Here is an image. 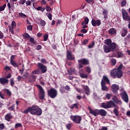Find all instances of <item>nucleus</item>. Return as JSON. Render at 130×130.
Segmentation results:
<instances>
[{
    "label": "nucleus",
    "instance_id": "f257e3e1",
    "mask_svg": "<svg viewBox=\"0 0 130 130\" xmlns=\"http://www.w3.org/2000/svg\"><path fill=\"white\" fill-rule=\"evenodd\" d=\"M29 112L30 114L39 116L42 114V110L38 106L33 105L31 107H28L23 111V113L26 114L29 113Z\"/></svg>",
    "mask_w": 130,
    "mask_h": 130
},
{
    "label": "nucleus",
    "instance_id": "f03ea898",
    "mask_svg": "<svg viewBox=\"0 0 130 130\" xmlns=\"http://www.w3.org/2000/svg\"><path fill=\"white\" fill-rule=\"evenodd\" d=\"M123 66L122 64L121 63L117 69H114L111 71L110 76L113 79H115L116 78L120 79L122 77L123 72L121 71V69H122Z\"/></svg>",
    "mask_w": 130,
    "mask_h": 130
},
{
    "label": "nucleus",
    "instance_id": "7ed1b4c3",
    "mask_svg": "<svg viewBox=\"0 0 130 130\" xmlns=\"http://www.w3.org/2000/svg\"><path fill=\"white\" fill-rule=\"evenodd\" d=\"M118 46L115 43H112L110 45H104V51L106 53L111 52V51H114L115 49H117Z\"/></svg>",
    "mask_w": 130,
    "mask_h": 130
},
{
    "label": "nucleus",
    "instance_id": "20e7f679",
    "mask_svg": "<svg viewBox=\"0 0 130 130\" xmlns=\"http://www.w3.org/2000/svg\"><path fill=\"white\" fill-rule=\"evenodd\" d=\"M36 87L39 89V98L41 100H43L45 97V92H44V89L40 85L37 84Z\"/></svg>",
    "mask_w": 130,
    "mask_h": 130
},
{
    "label": "nucleus",
    "instance_id": "39448f33",
    "mask_svg": "<svg viewBox=\"0 0 130 130\" xmlns=\"http://www.w3.org/2000/svg\"><path fill=\"white\" fill-rule=\"evenodd\" d=\"M48 96L50 97L52 99H54L56 98L57 96V90L55 88H51L48 90Z\"/></svg>",
    "mask_w": 130,
    "mask_h": 130
},
{
    "label": "nucleus",
    "instance_id": "423d86ee",
    "mask_svg": "<svg viewBox=\"0 0 130 130\" xmlns=\"http://www.w3.org/2000/svg\"><path fill=\"white\" fill-rule=\"evenodd\" d=\"M70 119L71 120H72V121H73V122L80 124L81 123V121L82 120V117L78 115H71L70 116Z\"/></svg>",
    "mask_w": 130,
    "mask_h": 130
},
{
    "label": "nucleus",
    "instance_id": "0eeeda50",
    "mask_svg": "<svg viewBox=\"0 0 130 130\" xmlns=\"http://www.w3.org/2000/svg\"><path fill=\"white\" fill-rule=\"evenodd\" d=\"M91 25L93 27H98L101 25V20L100 19L95 20L92 19L91 20Z\"/></svg>",
    "mask_w": 130,
    "mask_h": 130
},
{
    "label": "nucleus",
    "instance_id": "6e6552de",
    "mask_svg": "<svg viewBox=\"0 0 130 130\" xmlns=\"http://www.w3.org/2000/svg\"><path fill=\"white\" fill-rule=\"evenodd\" d=\"M38 68L41 70L42 74H44L47 71V67L41 63H38Z\"/></svg>",
    "mask_w": 130,
    "mask_h": 130
},
{
    "label": "nucleus",
    "instance_id": "1a4fd4ad",
    "mask_svg": "<svg viewBox=\"0 0 130 130\" xmlns=\"http://www.w3.org/2000/svg\"><path fill=\"white\" fill-rule=\"evenodd\" d=\"M120 95H121L122 99L124 102H126V103L128 102V95H127L126 92L123 91L120 94Z\"/></svg>",
    "mask_w": 130,
    "mask_h": 130
},
{
    "label": "nucleus",
    "instance_id": "9d476101",
    "mask_svg": "<svg viewBox=\"0 0 130 130\" xmlns=\"http://www.w3.org/2000/svg\"><path fill=\"white\" fill-rule=\"evenodd\" d=\"M89 113L94 115V116H97V115H99V110L95 109L93 110L89 107Z\"/></svg>",
    "mask_w": 130,
    "mask_h": 130
},
{
    "label": "nucleus",
    "instance_id": "9b49d317",
    "mask_svg": "<svg viewBox=\"0 0 130 130\" xmlns=\"http://www.w3.org/2000/svg\"><path fill=\"white\" fill-rule=\"evenodd\" d=\"M67 58L68 60H74L75 56L72 54V52L67 51Z\"/></svg>",
    "mask_w": 130,
    "mask_h": 130
},
{
    "label": "nucleus",
    "instance_id": "f8f14e48",
    "mask_svg": "<svg viewBox=\"0 0 130 130\" xmlns=\"http://www.w3.org/2000/svg\"><path fill=\"white\" fill-rule=\"evenodd\" d=\"M112 100L116 103V104H118L119 105H121L122 102L121 101L117 98L116 95H114L112 99Z\"/></svg>",
    "mask_w": 130,
    "mask_h": 130
},
{
    "label": "nucleus",
    "instance_id": "ddd939ff",
    "mask_svg": "<svg viewBox=\"0 0 130 130\" xmlns=\"http://www.w3.org/2000/svg\"><path fill=\"white\" fill-rule=\"evenodd\" d=\"M112 90L115 94H117V91L119 90V86L117 84H114L112 85Z\"/></svg>",
    "mask_w": 130,
    "mask_h": 130
},
{
    "label": "nucleus",
    "instance_id": "4468645a",
    "mask_svg": "<svg viewBox=\"0 0 130 130\" xmlns=\"http://www.w3.org/2000/svg\"><path fill=\"white\" fill-rule=\"evenodd\" d=\"M82 87L84 90L85 94L87 95H90V88H89V86L87 85H82Z\"/></svg>",
    "mask_w": 130,
    "mask_h": 130
},
{
    "label": "nucleus",
    "instance_id": "2eb2a0df",
    "mask_svg": "<svg viewBox=\"0 0 130 130\" xmlns=\"http://www.w3.org/2000/svg\"><path fill=\"white\" fill-rule=\"evenodd\" d=\"M14 117V116L12 115L11 113H7L5 116V120H7V121H11V120L13 119Z\"/></svg>",
    "mask_w": 130,
    "mask_h": 130
},
{
    "label": "nucleus",
    "instance_id": "dca6fc26",
    "mask_svg": "<svg viewBox=\"0 0 130 130\" xmlns=\"http://www.w3.org/2000/svg\"><path fill=\"white\" fill-rule=\"evenodd\" d=\"M78 63H82V64H84V66H87V64H89V60L83 58L80 60H78Z\"/></svg>",
    "mask_w": 130,
    "mask_h": 130
},
{
    "label": "nucleus",
    "instance_id": "f3484780",
    "mask_svg": "<svg viewBox=\"0 0 130 130\" xmlns=\"http://www.w3.org/2000/svg\"><path fill=\"white\" fill-rule=\"evenodd\" d=\"M107 83V84H110V81H109V79L106 76H104L103 77V79H102L101 83Z\"/></svg>",
    "mask_w": 130,
    "mask_h": 130
},
{
    "label": "nucleus",
    "instance_id": "a211bd4d",
    "mask_svg": "<svg viewBox=\"0 0 130 130\" xmlns=\"http://www.w3.org/2000/svg\"><path fill=\"white\" fill-rule=\"evenodd\" d=\"M107 114V112L105 111V110L100 109L99 110V115H101V116H106Z\"/></svg>",
    "mask_w": 130,
    "mask_h": 130
},
{
    "label": "nucleus",
    "instance_id": "6ab92c4d",
    "mask_svg": "<svg viewBox=\"0 0 130 130\" xmlns=\"http://www.w3.org/2000/svg\"><path fill=\"white\" fill-rule=\"evenodd\" d=\"M0 83L2 85H6L9 83V80L5 78H0Z\"/></svg>",
    "mask_w": 130,
    "mask_h": 130
},
{
    "label": "nucleus",
    "instance_id": "aec40b11",
    "mask_svg": "<svg viewBox=\"0 0 130 130\" xmlns=\"http://www.w3.org/2000/svg\"><path fill=\"white\" fill-rule=\"evenodd\" d=\"M101 86H102V90H103V91H106V92H107L108 91L109 88L107 87V86H106V84H105V83L101 82Z\"/></svg>",
    "mask_w": 130,
    "mask_h": 130
},
{
    "label": "nucleus",
    "instance_id": "412c9836",
    "mask_svg": "<svg viewBox=\"0 0 130 130\" xmlns=\"http://www.w3.org/2000/svg\"><path fill=\"white\" fill-rule=\"evenodd\" d=\"M37 77L36 76H35L34 74H32L29 77V82H34V81H35V80H36Z\"/></svg>",
    "mask_w": 130,
    "mask_h": 130
},
{
    "label": "nucleus",
    "instance_id": "4be33fe9",
    "mask_svg": "<svg viewBox=\"0 0 130 130\" xmlns=\"http://www.w3.org/2000/svg\"><path fill=\"white\" fill-rule=\"evenodd\" d=\"M109 33L111 34V35H115V34H116V30L114 28H110L109 30Z\"/></svg>",
    "mask_w": 130,
    "mask_h": 130
},
{
    "label": "nucleus",
    "instance_id": "5701e85b",
    "mask_svg": "<svg viewBox=\"0 0 130 130\" xmlns=\"http://www.w3.org/2000/svg\"><path fill=\"white\" fill-rule=\"evenodd\" d=\"M70 108H71V109H74V108L79 109V104H73L70 107Z\"/></svg>",
    "mask_w": 130,
    "mask_h": 130
},
{
    "label": "nucleus",
    "instance_id": "b1692460",
    "mask_svg": "<svg viewBox=\"0 0 130 130\" xmlns=\"http://www.w3.org/2000/svg\"><path fill=\"white\" fill-rule=\"evenodd\" d=\"M4 92L5 93H7V95L9 96V97H11L12 96V92L7 88H5L3 89Z\"/></svg>",
    "mask_w": 130,
    "mask_h": 130
},
{
    "label": "nucleus",
    "instance_id": "393cba45",
    "mask_svg": "<svg viewBox=\"0 0 130 130\" xmlns=\"http://www.w3.org/2000/svg\"><path fill=\"white\" fill-rule=\"evenodd\" d=\"M116 55L118 58H119L120 57H122V56H123V53H122V52L119 51H117Z\"/></svg>",
    "mask_w": 130,
    "mask_h": 130
},
{
    "label": "nucleus",
    "instance_id": "a878e982",
    "mask_svg": "<svg viewBox=\"0 0 130 130\" xmlns=\"http://www.w3.org/2000/svg\"><path fill=\"white\" fill-rule=\"evenodd\" d=\"M103 14L104 16L105 19H107V15H108V10L106 9H104L103 11Z\"/></svg>",
    "mask_w": 130,
    "mask_h": 130
},
{
    "label": "nucleus",
    "instance_id": "bb28decb",
    "mask_svg": "<svg viewBox=\"0 0 130 130\" xmlns=\"http://www.w3.org/2000/svg\"><path fill=\"white\" fill-rule=\"evenodd\" d=\"M10 63L11 66H13L14 68H18V63L16 62V61L15 60L10 61Z\"/></svg>",
    "mask_w": 130,
    "mask_h": 130
},
{
    "label": "nucleus",
    "instance_id": "cd10ccee",
    "mask_svg": "<svg viewBox=\"0 0 130 130\" xmlns=\"http://www.w3.org/2000/svg\"><path fill=\"white\" fill-rule=\"evenodd\" d=\"M105 44H106V45H111V44L112 43H111V39H107L105 41Z\"/></svg>",
    "mask_w": 130,
    "mask_h": 130
},
{
    "label": "nucleus",
    "instance_id": "c85d7f7f",
    "mask_svg": "<svg viewBox=\"0 0 130 130\" xmlns=\"http://www.w3.org/2000/svg\"><path fill=\"white\" fill-rule=\"evenodd\" d=\"M113 102L112 101H110L107 102V105L108 106V108H111L112 107V104Z\"/></svg>",
    "mask_w": 130,
    "mask_h": 130
},
{
    "label": "nucleus",
    "instance_id": "c756f323",
    "mask_svg": "<svg viewBox=\"0 0 130 130\" xmlns=\"http://www.w3.org/2000/svg\"><path fill=\"white\" fill-rule=\"evenodd\" d=\"M7 7L8 8L9 11H13L14 10V7H13V6H11V4H10L9 3H8Z\"/></svg>",
    "mask_w": 130,
    "mask_h": 130
},
{
    "label": "nucleus",
    "instance_id": "7c9ffc66",
    "mask_svg": "<svg viewBox=\"0 0 130 130\" xmlns=\"http://www.w3.org/2000/svg\"><path fill=\"white\" fill-rule=\"evenodd\" d=\"M32 75H39L40 74V71L38 69L35 70L31 72Z\"/></svg>",
    "mask_w": 130,
    "mask_h": 130
},
{
    "label": "nucleus",
    "instance_id": "2f4dec72",
    "mask_svg": "<svg viewBox=\"0 0 130 130\" xmlns=\"http://www.w3.org/2000/svg\"><path fill=\"white\" fill-rule=\"evenodd\" d=\"M7 109L10 111H15V105H13L11 107H8Z\"/></svg>",
    "mask_w": 130,
    "mask_h": 130
},
{
    "label": "nucleus",
    "instance_id": "473e14b6",
    "mask_svg": "<svg viewBox=\"0 0 130 130\" xmlns=\"http://www.w3.org/2000/svg\"><path fill=\"white\" fill-rule=\"evenodd\" d=\"M80 76L82 79H87L88 78V75L87 74H85L84 73H80Z\"/></svg>",
    "mask_w": 130,
    "mask_h": 130
},
{
    "label": "nucleus",
    "instance_id": "72a5a7b5",
    "mask_svg": "<svg viewBox=\"0 0 130 130\" xmlns=\"http://www.w3.org/2000/svg\"><path fill=\"white\" fill-rule=\"evenodd\" d=\"M101 106L103 108H105L106 109H108V107L107 106V103H102L101 104Z\"/></svg>",
    "mask_w": 130,
    "mask_h": 130
},
{
    "label": "nucleus",
    "instance_id": "f704fd0d",
    "mask_svg": "<svg viewBox=\"0 0 130 130\" xmlns=\"http://www.w3.org/2000/svg\"><path fill=\"white\" fill-rule=\"evenodd\" d=\"M126 34H127V30L124 29L123 33L121 34L122 37H125V36H126Z\"/></svg>",
    "mask_w": 130,
    "mask_h": 130
},
{
    "label": "nucleus",
    "instance_id": "c9c22d12",
    "mask_svg": "<svg viewBox=\"0 0 130 130\" xmlns=\"http://www.w3.org/2000/svg\"><path fill=\"white\" fill-rule=\"evenodd\" d=\"M111 97H112V94L111 93H107L106 94V98L108 99V100H110L111 99Z\"/></svg>",
    "mask_w": 130,
    "mask_h": 130
},
{
    "label": "nucleus",
    "instance_id": "e433bc0d",
    "mask_svg": "<svg viewBox=\"0 0 130 130\" xmlns=\"http://www.w3.org/2000/svg\"><path fill=\"white\" fill-rule=\"evenodd\" d=\"M46 15L47 16L48 19L49 20H52V14H51L50 13H46Z\"/></svg>",
    "mask_w": 130,
    "mask_h": 130
},
{
    "label": "nucleus",
    "instance_id": "4c0bfd02",
    "mask_svg": "<svg viewBox=\"0 0 130 130\" xmlns=\"http://www.w3.org/2000/svg\"><path fill=\"white\" fill-rule=\"evenodd\" d=\"M82 23H84V24H88L89 23V18H88V17H85L84 20V21L82 22Z\"/></svg>",
    "mask_w": 130,
    "mask_h": 130
},
{
    "label": "nucleus",
    "instance_id": "58836bf2",
    "mask_svg": "<svg viewBox=\"0 0 130 130\" xmlns=\"http://www.w3.org/2000/svg\"><path fill=\"white\" fill-rule=\"evenodd\" d=\"M8 28L9 29V31L12 33V34H13L14 29H15V27H13V26H9Z\"/></svg>",
    "mask_w": 130,
    "mask_h": 130
},
{
    "label": "nucleus",
    "instance_id": "ea45409f",
    "mask_svg": "<svg viewBox=\"0 0 130 130\" xmlns=\"http://www.w3.org/2000/svg\"><path fill=\"white\" fill-rule=\"evenodd\" d=\"M19 16L21 17V18H27V15H26L25 14H24V13H19Z\"/></svg>",
    "mask_w": 130,
    "mask_h": 130
},
{
    "label": "nucleus",
    "instance_id": "a19ab883",
    "mask_svg": "<svg viewBox=\"0 0 130 130\" xmlns=\"http://www.w3.org/2000/svg\"><path fill=\"white\" fill-rule=\"evenodd\" d=\"M121 7H125L126 6V1L125 0H123L121 2Z\"/></svg>",
    "mask_w": 130,
    "mask_h": 130
},
{
    "label": "nucleus",
    "instance_id": "79ce46f5",
    "mask_svg": "<svg viewBox=\"0 0 130 130\" xmlns=\"http://www.w3.org/2000/svg\"><path fill=\"white\" fill-rule=\"evenodd\" d=\"M6 7H7L6 4H4L3 6H1L0 7V12L5 11V9H6Z\"/></svg>",
    "mask_w": 130,
    "mask_h": 130
},
{
    "label": "nucleus",
    "instance_id": "37998d69",
    "mask_svg": "<svg viewBox=\"0 0 130 130\" xmlns=\"http://www.w3.org/2000/svg\"><path fill=\"white\" fill-rule=\"evenodd\" d=\"M48 40V34H45L44 35V41H47Z\"/></svg>",
    "mask_w": 130,
    "mask_h": 130
},
{
    "label": "nucleus",
    "instance_id": "c03bdc74",
    "mask_svg": "<svg viewBox=\"0 0 130 130\" xmlns=\"http://www.w3.org/2000/svg\"><path fill=\"white\" fill-rule=\"evenodd\" d=\"M111 63L112 64V66H115V64H116V59H114V58H112L111 60Z\"/></svg>",
    "mask_w": 130,
    "mask_h": 130
},
{
    "label": "nucleus",
    "instance_id": "a18cd8bd",
    "mask_svg": "<svg viewBox=\"0 0 130 130\" xmlns=\"http://www.w3.org/2000/svg\"><path fill=\"white\" fill-rule=\"evenodd\" d=\"M95 46V43L94 42H92L90 44H89L88 46V48H93L94 46Z\"/></svg>",
    "mask_w": 130,
    "mask_h": 130
},
{
    "label": "nucleus",
    "instance_id": "49530a36",
    "mask_svg": "<svg viewBox=\"0 0 130 130\" xmlns=\"http://www.w3.org/2000/svg\"><path fill=\"white\" fill-rule=\"evenodd\" d=\"M113 112L114 114H115L116 116H118L119 113H118V110L117 109H114L113 110Z\"/></svg>",
    "mask_w": 130,
    "mask_h": 130
},
{
    "label": "nucleus",
    "instance_id": "de8ad7c7",
    "mask_svg": "<svg viewBox=\"0 0 130 130\" xmlns=\"http://www.w3.org/2000/svg\"><path fill=\"white\" fill-rule=\"evenodd\" d=\"M46 23L45 22V21L43 20H41L40 21V24L41 25V26H42L43 27H44V26H45Z\"/></svg>",
    "mask_w": 130,
    "mask_h": 130
},
{
    "label": "nucleus",
    "instance_id": "09e8293b",
    "mask_svg": "<svg viewBox=\"0 0 130 130\" xmlns=\"http://www.w3.org/2000/svg\"><path fill=\"white\" fill-rule=\"evenodd\" d=\"M15 128H18V127H22V124L20 123H16L15 125Z\"/></svg>",
    "mask_w": 130,
    "mask_h": 130
},
{
    "label": "nucleus",
    "instance_id": "8fccbe9b",
    "mask_svg": "<svg viewBox=\"0 0 130 130\" xmlns=\"http://www.w3.org/2000/svg\"><path fill=\"white\" fill-rule=\"evenodd\" d=\"M17 26V24H16V22L14 21H13L11 23V27H13V28H15Z\"/></svg>",
    "mask_w": 130,
    "mask_h": 130
},
{
    "label": "nucleus",
    "instance_id": "3c124183",
    "mask_svg": "<svg viewBox=\"0 0 130 130\" xmlns=\"http://www.w3.org/2000/svg\"><path fill=\"white\" fill-rule=\"evenodd\" d=\"M25 4L27 7L31 6V1H30V0H27L26 2H25Z\"/></svg>",
    "mask_w": 130,
    "mask_h": 130
},
{
    "label": "nucleus",
    "instance_id": "603ef678",
    "mask_svg": "<svg viewBox=\"0 0 130 130\" xmlns=\"http://www.w3.org/2000/svg\"><path fill=\"white\" fill-rule=\"evenodd\" d=\"M86 72L88 73V74H90L91 73V68L89 67H86Z\"/></svg>",
    "mask_w": 130,
    "mask_h": 130
},
{
    "label": "nucleus",
    "instance_id": "864d4df0",
    "mask_svg": "<svg viewBox=\"0 0 130 130\" xmlns=\"http://www.w3.org/2000/svg\"><path fill=\"white\" fill-rule=\"evenodd\" d=\"M66 127L67 129H71V128L72 127V124L71 123L67 124L66 125Z\"/></svg>",
    "mask_w": 130,
    "mask_h": 130
},
{
    "label": "nucleus",
    "instance_id": "5fc2aeb1",
    "mask_svg": "<svg viewBox=\"0 0 130 130\" xmlns=\"http://www.w3.org/2000/svg\"><path fill=\"white\" fill-rule=\"evenodd\" d=\"M0 129H5V124L4 123L0 124Z\"/></svg>",
    "mask_w": 130,
    "mask_h": 130
},
{
    "label": "nucleus",
    "instance_id": "6e6d98bb",
    "mask_svg": "<svg viewBox=\"0 0 130 130\" xmlns=\"http://www.w3.org/2000/svg\"><path fill=\"white\" fill-rule=\"evenodd\" d=\"M82 33H84V34H86L87 32H88V30L86 29L85 28H83L81 30Z\"/></svg>",
    "mask_w": 130,
    "mask_h": 130
},
{
    "label": "nucleus",
    "instance_id": "4d7b16f0",
    "mask_svg": "<svg viewBox=\"0 0 130 130\" xmlns=\"http://www.w3.org/2000/svg\"><path fill=\"white\" fill-rule=\"evenodd\" d=\"M64 89L66 90V91H70V90H71V87H70V86L69 85H66Z\"/></svg>",
    "mask_w": 130,
    "mask_h": 130
},
{
    "label": "nucleus",
    "instance_id": "13d9d810",
    "mask_svg": "<svg viewBox=\"0 0 130 130\" xmlns=\"http://www.w3.org/2000/svg\"><path fill=\"white\" fill-rule=\"evenodd\" d=\"M81 25L82 26V28H87L88 26H87V24L84 23L83 22H82Z\"/></svg>",
    "mask_w": 130,
    "mask_h": 130
},
{
    "label": "nucleus",
    "instance_id": "bf43d9fd",
    "mask_svg": "<svg viewBox=\"0 0 130 130\" xmlns=\"http://www.w3.org/2000/svg\"><path fill=\"white\" fill-rule=\"evenodd\" d=\"M24 37H25V38H30V35H29V34L26 33L24 34L23 35Z\"/></svg>",
    "mask_w": 130,
    "mask_h": 130
},
{
    "label": "nucleus",
    "instance_id": "052dcab7",
    "mask_svg": "<svg viewBox=\"0 0 130 130\" xmlns=\"http://www.w3.org/2000/svg\"><path fill=\"white\" fill-rule=\"evenodd\" d=\"M10 83H11V86H12V87H13L14 85H15V82H14V79H11Z\"/></svg>",
    "mask_w": 130,
    "mask_h": 130
},
{
    "label": "nucleus",
    "instance_id": "680f3d73",
    "mask_svg": "<svg viewBox=\"0 0 130 130\" xmlns=\"http://www.w3.org/2000/svg\"><path fill=\"white\" fill-rule=\"evenodd\" d=\"M76 90L78 93H83V90L81 88H76Z\"/></svg>",
    "mask_w": 130,
    "mask_h": 130
},
{
    "label": "nucleus",
    "instance_id": "e2e57ef3",
    "mask_svg": "<svg viewBox=\"0 0 130 130\" xmlns=\"http://www.w3.org/2000/svg\"><path fill=\"white\" fill-rule=\"evenodd\" d=\"M88 42H89V41L87 39L84 40L83 42V44H84V45L87 44L88 43Z\"/></svg>",
    "mask_w": 130,
    "mask_h": 130
},
{
    "label": "nucleus",
    "instance_id": "0e129e2a",
    "mask_svg": "<svg viewBox=\"0 0 130 130\" xmlns=\"http://www.w3.org/2000/svg\"><path fill=\"white\" fill-rule=\"evenodd\" d=\"M15 57H16V55H12L11 56V57H10V61H12V60H14V58H15Z\"/></svg>",
    "mask_w": 130,
    "mask_h": 130
},
{
    "label": "nucleus",
    "instance_id": "69168bd1",
    "mask_svg": "<svg viewBox=\"0 0 130 130\" xmlns=\"http://www.w3.org/2000/svg\"><path fill=\"white\" fill-rule=\"evenodd\" d=\"M32 26L31 25H28L27 27V30H32Z\"/></svg>",
    "mask_w": 130,
    "mask_h": 130
},
{
    "label": "nucleus",
    "instance_id": "338daca9",
    "mask_svg": "<svg viewBox=\"0 0 130 130\" xmlns=\"http://www.w3.org/2000/svg\"><path fill=\"white\" fill-rule=\"evenodd\" d=\"M42 48V47L41 46V45H39L37 46L36 49L37 50H40V49H41Z\"/></svg>",
    "mask_w": 130,
    "mask_h": 130
},
{
    "label": "nucleus",
    "instance_id": "774afa93",
    "mask_svg": "<svg viewBox=\"0 0 130 130\" xmlns=\"http://www.w3.org/2000/svg\"><path fill=\"white\" fill-rule=\"evenodd\" d=\"M25 3H26V0H20L19 3L21 5H24L25 4Z\"/></svg>",
    "mask_w": 130,
    "mask_h": 130
}]
</instances>
